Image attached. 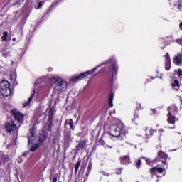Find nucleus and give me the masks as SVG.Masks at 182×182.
Returning <instances> with one entry per match:
<instances>
[{
    "label": "nucleus",
    "instance_id": "1",
    "mask_svg": "<svg viewBox=\"0 0 182 182\" xmlns=\"http://www.w3.org/2000/svg\"><path fill=\"white\" fill-rule=\"evenodd\" d=\"M109 134L112 136V137H117L118 140H124L126 138V129L124 125H123V124L111 125Z\"/></svg>",
    "mask_w": 182,
    "mask_h": 182
},
{
    "label": "nucleus",
    "instance_id": "2",
    "mask_svg": "<svg viewBox=\"0 0 182 182\" xmlns=\"http://www.w3.org/2000/svg\"><path fill=\"white\" fill-rule=\"evenodd\" d=\"M51 81L54 85L55 92H65L68 90V82L59 77H52Z\"/></svg>",
    "mask_w": 182,
    "mask_h": 182
},
{
    "label": "nucleus",
    "instance_id": "3",
    "mask_svg": "<svg viewBox=\"0 0 182 182\" xmlns=\"http://www.w3.org/2000/svg\"><path fill=\"white\" fill-rule=\"evenodd\" d=\"M117 61L114 58H112L107 63H106L105 70L110 75L112 73V77H114V75H117Z\"/></svg>",
    "mask_w": 182,
    "mask_h": 182
},
{
    "label": "nucleus",
    "instance_id": "4",
    "mask_svg": "<svg viewBox=\"0 0 182 182\" xmlns=\"http://www.w3.org/2000/svg\"><path fill=\"white\" fill-rule=\"evenodd\" d=\"M55 113H56V107H50L48 112V122L43 127V130H48V132H50L52 130V124H53V122L55 121V119L53 118Z\"/></svg>",
    "mask_w": 182,
    "mask_h": 182
},
{
    "label": "nucleus",
    "instance_id": "5",
    "mask_svg": "<svg viewBox=\"0 0 182 182\" xmlns=\"http://www.w3.org/2000/svg\"><path fill=\"white\" fill-rule=\"evenodd\" d=\"M99 68H100V65H98L94 68L91 70L82 73L80 75H75L70 79V81L73 82V83H76L77 82L82 80V79H85V77H86L87 76H89V75H92V73H94V72H96V70H97Z\"/></svg>",
    "mask_w": 182,
    "mask_h": 182
},
{
    "label": "nucleus",
    "instance_id": "6",
    "mask_svg": "<svg viewBox=\"0 0 182 182\" xmlns=\"http://www.w3.org/2000/svg\"><path fill=\"white\" fill-rule=\"evenodd\" d=\"M11 84L6 80L0 82V92L3 96H9L11 95Z\"/></svg>",
    "mask_w": 182,
    "mask_h": 182
},
{
    "label": "nucleus",
    "instance_id": "7",
    "mask_svg": "<svg viewBox=\"0 0 182 182\" xmlns=\"http://www.w3.org/2000/svg\"><path fill=\"white\" fill-rule=\"evenodd\" d=\"M4 129L6 133H15V132H18V126L15 124V122L10 121L9 122H6L4 125Z\"/></svg>",
    "mask_w": 182,
    "mask_h": 182
},
{
    "label": "nucleus",
    "instance_id": "8",
    "mask_svg": "<svg viewBox=\"0 0 182 182\" xmlns=\"http://www.w3.org/2000/svg\"><path fill=\"white\" fill-rule=\"evenodd\" d=\"M11 114L14 117L16 122L21 123V122H23V114L21 113L16 109H14L10 111Z\"/></svg>",
    "mask_w": 182,
    "mask_h": 182
},
{
    "label": "nucleus",
    "instance_id": "9",
    "mask_svg": "<svg viewBox=\"0 0 182 182\" xmlns=\"http://www.w3.org/2000/svg\"><path fill=\"white\" fill-rule=\"evenodd\" d=\"M73 140V137L72 136V132L70 131H64V144L65 146H68L70 144L72 141Z\"/></svg>",
    "mask_w": 182,
    "mask_h": 182
},
{
    "label": "nucleus",
    "instance_id": "10",
    "mask_svg": "<svg viewBox=\"0 0 182 182\" xmlns=\"http://www.w3.org/2000/svg\"><path fill=\"white\" fill-rule=\"evenodd\" d=\"M165 69L166 70H169L171 69V59L170 58V54L168 53H166L165 55Z\"/></svg>",
    "mask_w": 182,
    "mask_h": 182
},
{
    "label": "nucleus",
    "instance_id": "11",
    "mask_svg": "<svg viewBox=\"0 0 182 182\" xmlns=\"http://www.w3.org/2000/svg\"><path fill=\"white\" fill-rule=\"evenodd\" d=\"M150 173L152 176L155 174L157 176V173L159 174L163 173V168L156 166L150 169Z\"/></svg>",
    "mask_w": 182,
    "mask_h": 182
},
{
    "label": "nucleus",
    "instance_id": "12",
    "mask_svg": "<svg viewBox=\"0 0 182 182\" xmlns=\"http://www.w3.org/2000/svg\"><path fill=\"white\" fill-rule=\"evenodd\" d=\"M173 63L177 66H180L182 63V55L181 53L177 54L173 58Z\"/></svg>",
    "mask_w": 182,
    "mask_h": 182
},
{
    "label": "nucleus",
    "instance_id": "13",
    "mask_svg": "<svg viewBox=\"0 0 182 182\" xmlns=\"http://www.w3.org/2000/svg\"><path fill=\"white\" fill-rule=\"evenodd\" d=\"M28 144H32L35 141V132L33 129H30V134L28 136Z\"/></svg>",
    "mask_w": 182,
    "mask_h": 182
},
{
    "label": "nucleus",
    "instance_id": "14",
    "mask_svg": "<svg viewBox=\"0 0 182 182\" xmlns=\"http://www.w3.org/2000/svg\"><path fill=\"white\" fill-rule=\"evenodd\" d=\"M167 122L170 124H174L176 123V117L173 115L171 112H168L167 114Z\"/></svg>",
    "mask_w": 182,
    "mask_h": 182
},
{
    "label": "nucleus",
    "instance_id": "15",
    "mask_svg": "<svg viewBox=\"0 0 182 182\" xmlns=\"http://www.w3.org/2000/svg\"><path fill=\"white\" fill-rule=\"evenodd\" d=\"M158 156L160 157V159H164V161H162V163L164 164H167V158L168 157V156L163 152V151H160L158 152Z\"/></svg>",
    "mask_w": 182,
    "mask_h": 182
},
{
    "label": "nucleus",
    "instance_id": "16",
    "mask_svg": "<svg viewBox=\"0 0 182 182\" xmlns=\"http://www.w3.org/2000/svg\"><path fill=\"white\" fill-rule=\"evenodd\" d=\"M68 124H69L70 129H71V130H75V126H73V119H69L68 122V120L65 121L64 124L65 129H66V127L68 126Z\"/></svg>",
    "mask_w": 182,
    "mask_h": 182
},
{
    "label": "nucleus",
    "instance_id": "17",
    "mask_svg": "<svg viewBox=\"0 0 182 182\" xmlns=\"http://www.w3.org/2000/svg\"><path fill=\"white\" fill-rule=\"evenodd\" d=\"M121 164H124L125 166L130 164V157L129 156H124L121 160Z\"/></svg>",
    "mask_w": 182,
    "mask_h": 182
},
{
    "label": "nucleus",
    "instance_id": "18",
    "mask_svg": "<svg viewBox=\"0 0 182 182\" xmlns=\"http://www.w3.org/2000/svg\"><path fill=\"white\" fill-rule=\"evenodd\" d=\"M85 146H86V141H80L77 146V151H80L83 150V149H85Z\"/></svg>",
    "mask_w": 182,
    "mask_h": 182
},
{
    "label": "nucleus",
    "instance_id": "19",
    "mask_svg": "<svg viewBox=\"0 0 182 182\" xmlns=\"http://www.w3.org/2000/svg\"><path fill=\"white\" fill-rule=\"evenodd\" d=\"M39 147H41V144H33V145H31L30 146V151H36V150H38V149H39Z\"/></svg>",
    "mask_w": 182,
    "mask_h": 182
},
{
    "label": "nucleus",
    "instance_id": "20",
    "mask_svg": "<svg viewBox=\"0 0 182 182\" xmlns=\"http://www.w3.org/2000/svg\"><path fill=\"white\" fill-rule=\"evenodd\" d=\"M33 96H35V90H33V94L31 95V96L28 98V102H25L23 104V107H26V106H28L31 102L32 100L33 99Z\"/></svg>",
    "mask_w": 182,
    "mask_h": 182
},
{
    "label": "nucleus",
    "instance_id": "21",
    "mask_svg": "<svg viewBox=\"0 0 182 182\" xmlns=\"http://www.w3.org/2000/svg\"><path fill=\"white\" fill-rule=\"evenodd\" d=\"M168 112L173 113V112H177V105H172L168 107Z\"/></svg>",
    "mask_w": 182,
    "mask_h": 182
},
{
    "label": "nucleus",
    "instance_id": "22",
    "mask_svg": "<svg viewBox=\"0 0 182 182\" xmlns=\"http://www.w3.org/2000/svg\"><path fill=\"white\" fill-rule=\"evenodd\" d=\"M172 87L175 88L176 90H178L180 89V84L177 80L173 81V83L171 84Z\"/></svg>",
    "mask_w": 182,
    "mask_h": 182
},
{
    "label": "nucleus",
    "instance_id": "23",
    "mask_svg": "<svg viewBox=\"0 0 182 182\" xmlns=\"http://www.w3.org/2000/svg\"><path fill=\"white\" fill-rule=\"evenodd\" d=\"M113 97H114V95L113 94H110L108 102L109 105V107H112L113 106Z\"/></svg>",
    "mask_w": 182,
    "mask_h": 182
},
{
    "label": "nucleus",
    "instance_id": "24",
    "mask_svg": "<svg viewBox=\"0 0 182 182\" xmlns=\"http://www.w3.org/2000/svg\"><path fill=\"white\" fill-rule=\"evenodd\" d=\"M82 163L81 161H78L75 166V174L77 173L78 170H79V167H80V164Z\"/></svg>",
    "mask_w": 182,
    "mask_h": 182
},
{
    "label": "nucleus",
    "instance_id": "25",
    "mask_svg": "<svg viewBox=\"0 0 182 182\" xmlns=\"http://www.w3.org/2000/svg\"><path fill=\"white\" fill-rule=\"evenodd\" d=\"M43 5H45V1H39L37 5V7H36V9H41V8L43 6Z\"/></svg>",
    "mask_w": 182,
    "mask_h": 182
},
{
    "label": "nucleus",
    "instance_id": "26",
    "mask_svg": "<svg viewBox=\"0 0 182 182\" xmlns=\"http://www.w3.org/2000/svg\"><path fill=\"white\" fill-rule=\"evenodd\" d=\"M3 41H7L8 39V31L3 32V36H1Z\"/></svg>",
    "mask_w": 182,
    "mask_h": 182
},
{
    "label": "nucleus",
    "instance_id": "27",
    "mask_svg": "<svg viewBox=\"0 0 182 182\" xmlns=\"http://www.w3.org/2000/svg\"><path fill=\"white\" fill-rule=\"evenodd\" d=\"M145 136L146 139H150L153 136V129H150L149 133H146Z\"/></svg>",
    "mask_w": 182,
    "mask_h": 182
},
{
    "label": "nucleus",
    "instance_id": "28",
    "mask_svg": "<svg viewBox=\"0 0 182 182\" xmlns=\"http://www.w3.org/2000/svg\"><path fill=\"white\" fill-rule=\"evenodd\" d=\"M3 58H8V56H11V53L9 52H3L2 53Z\"/></svg>",
    "mask_w": 182,
    "mask_h": 182
},
{
    "label": "nucleus",
    "instance_id": "29",
    "mask_svg": "<svg viewBox=\"0 0 182 182\" xmlns=\"http://www.w3.org/2000/svg\"><path fill=\"white\" fill-rule=\"evenodd\" d=\"M141 165V159H139L137 161H136V168H140V166Z\"/></svg>",
    "mask_w": 182,
    "mask_h": 182
},
{
    "label": "nucleus",
    "instance_id": "30",
    "mask_svg": "<svg viewBox=\"0 0 182 182\" xmlns=\"http://www.w3.org/2000/svg\"><path fill=\"white\" fill-rule=\"evenodd\" d=\"M87 171H88V172L92 171V162H90V163L88 164V167H87Z\"/></svg>",
    "mask_w": 182,
    "mask_h": 182
},
{
    "label": "nucleus",
    "instance_id": "31",
    "mask_svg": "<svg viewBox=\"0 0 182 182\" xmlns=\"http://www.w3.org/2000/svg\"><path fill=\"white\" fill-rule=\"evenodd\" d=\"M177 75L178 76V77H181V76H182V70L181 69H178L177 70Z\"/></svg>",
    "mask_w": 182,
    "mask_h": 182
},
{
    "label": "nucleus",
    "instance_id": "32",
    "mask_svg": "<svg viewBox=\"0 0 182 182\" xmlns=\"http://www.w3.org/2000/svg\"><path fill=\"white\" fill-rule=\"evenodd\" d=\"M176 43H178L182 46V38H178L176 40Z\"/></svg>",
    "mask_w": 182,
    "mask_h": 182
},
{
    "label": "nucleus",
    "instance_id": "33",
    "mask_svg": "<svg viewBox=\"0 0 182 182\" xmlns=\"http://www.w3.org/2000/svg\"><path fill=\"white\" fill-rule=\"evenodd\" d=\"M116 174H122V168L116 169Z\"/></svg>",
    "mask_w": 182,
    "mask_h": 182
},
{
    "label": "nucleus",
    "instance_id": "34",
    "mask_svg": "<svg viewBox=\"0 0 182 182\" xmlns=\"http://www.w3.org/2000/svg\"><path fill=\"white\" fill-rule=\"evenodd\" d=\"M178 9H180V8H182V1H178Z\"/></svg>",
    "mask_w": 182,
    "mask_h": 182
},
{
    "label": "nucleus",
    "instance_id": "35",
    "mask_svg": "<svg viewBox=\"0 0 182 182\" xmlns=\"http://www.w3.org/2000/svg\"><path fill=\"white\" fill-rule=\"evenodd\" d=\"M36 85H38V87L39 86H41V80H37L36 82Z\"/></svg>",
    "mask_w": 182,
    "mask_h": 182
},
{
    "label": "nucleus",
    "instance_id": "36",
    "mask_svg": "<svg viewBox=\"0 0 182 182\" xmlns=\"http://www.w3.org/2000/svg\"><path fill=\"white\" fill-rule=\"evenodd\" d=\"M28 154H29V151H25V152L23 154V156H28Z\"/></svg>",
    "mask_w": 182,
    "mask_h": 182
},
{
    "label": "nucleus",
    "instance_id": "37",
    "mask_svg": "<svg viewBox=\"0 0 182 182\" xmlns=\"http://www.w3.org/2000/svg\"><path fill=\"white\" fill-rule=\"evenodd\" d=\"M53 182H58V178H54L53 179Z\"/></svg>",
    "mask_w": 182,
    "mask_h": 182
},
{
    "label": "nucleus",
    "instance_id": "38",
    "mask_svg": "<svg viewBox=\"0 0 182 182\" xmlns=\"http://www.w3.org/2000/svg\"><path fill=\"white\" fill-rule=\"evenodd\" d=\"M85 168H86V165H84V166H81V170H82V169H84V170H85Z\"/></svg>",
    "mask_w": 182,
    "mask_h": 182
},
{
    "label": "nucleus",
    "instance_id": "39",
    "mask_svg": "<svg viewBox=\"0 0 182 182\" xmlns=\"http://www.w3.org/2000/svg\"><path fill=\"white\" fill-rule=\"evenodd\" d=\"M90 173V172H89V171H87L86 174H85L86 177H88V176H89Z\"/></svg>",
    "mask_w": 182,
    "mask_h": 182
},
{
    "label": "nucleus",
    "instance_id": "40",
    "mask_svg": "<svg viewBox=\"0 0 182 182\" xmlns=\"http://www.w3.org/2000/svg\"><path fill=\"white\" fill-rule=\"evenodd\" d=\"M156 149H161V144H159V145L156 146Z\"/></svg>",
    "mask_w": 182,
    "mask_h": 182
},
{
    "label": "nucleus",
    "instance_id": "41",
    "mask_svg": "<svg viewBox=\"0 0 182 182\" xmlns=\"http://www.w3.org/2000/svg\"><path fill=\"white\" fill-rule=\"evenodd\" d=\"M179 28H180V29H181V31H182V22L179 24Z\"/></svg>",
    "mask_w": 182,
    "mask_h": 182
},
{
    "label": "nucleus",
    "instance_id": "42",
    "mask_svg": "<svg viewBox=\"0 0 182 182\" xmlns=\"http://www.w3.org/2000/svg\"><path fill=\"white\" fill-rule=\"evenodd\" d=\"M24 1H25V0H18L19 4H21V2L23 3Z\"/></svg>",
    "mask_w": 182,
    "mask_h": 182
},
{
    "label": "nucleus",
    "instance_id": "43",
    "mask_svg": "<svg viewBox=\"0 0 182 182\" xmlns=\"http://www.w3.org/2000/svg\"><path fill=\"white\" fill-rule=\"evenodd\" d=\"M52 70H53V68H48V72H52Z\"/></svg>",
    "mask_w": 182,
    "mask_h": 182
},
{
    "label": "nucleus",
    "instance_id": "44",
    "mask_svg": "<svg viewBox=\"0 0 182 182\" xmlns=\"http://www.w3.org/2000/svg\"><path fill=\"white\" fill-rule=\"evenodd\" d=\"M106 147H109V149H112V146H109V145H106Z\"/></svg>",
    "mask_w": 182,
    "mask_h": 182
},
{
    "label": "nucleus",
    "instance_id": "45",
    "mask_svg": "<svg viewBox=\"0 0 182 182\" xmlns=\"http://www.w3.org/2000/svg\"><path fill=\"white\" fill-rule=\"evenodd\" d=\"M12 41H13V42H15V41H16V38H14L12 39Z\"/></svg>",
    "mask_w": 182,
    "mask_h": 182
},
{
    "label": "nucleus",
    "instance_id": "46",
    "mask_svg": "<svg viewBox=\"0 0 182 182\" xmlns=\"http://www.w3.org/2000/svg\"><path fill=\"white\" fill-rule=\"evenodd\" d=\"M52 178H53V176H50V180H52Z\"/></svg>",
    "mask_w": 182,
    "mask_h": 182
},
{
    "label": "nucleus",
    "instance_id": "47",
    "mask_svg": "<svg viewBox=\"0 0 182 182\" xmlns=\"http://www.w3.org/2000/svg\"><path fill=\"white\" fill-rule=\"evenodd\" d=\"M154 113H156V109H154Z\"/></svg>",
    "mask_w": 182,
    "mask_h": 182
},
{
    "label": "nucleus",
    "instance_id": "48",
    "mask_svg": "<svg viewBox=\"0 0 182 182\" xmlns=\"http://www.w3.org/2000/svg\"><path fill=\"white\" fill-rule=\"evenodd\" d=\"M172 151H176V149H173Z\"/></svg>",
    "mask_w": 182,
    "mask_h": 182
},
{
    "label": "nucleus",
    "instance_id": "49",
    "mask_svg": "<svg viewBox=\"0 0 182 182\" xmlns=\"http://www.w3.org/2000/svg\"><path fill=\"white\" fill-rule=\"evenodd\" d=\"M135 149H137V146H135Z\"/></svg>",
    "mask_w": 182,
    "mask_h": 182
},
{
    "label": "nucleus",
    "instance_id": "50",
    "mask_svg": "<svg viewBox=\"0 0 182 182\" xmlns=\"http://www.w3.org/2000/svg\"><path fill=\"white\" fill-rule=\"evenodd\" d=\"M146 163H148L149 160H146Z\"/></svg>",
    "mask_w": 182,
    "mask_h": 182
},
{
    "label": "nucleus",
    "instance_id": "51",
    "mask_svg": "<svg viewBox=\"0 0 182 182\" xmlns=\"http://www.w3.org/2000/svg\"><path fill=\"white\" fill-rule=\"evenodd\" d=\"M159 132H163V130L161 129V130H159Z\"/></svg>",
    "mask_w": 182,
    "mask_h": 182
},
{
    "label": "nucleus",
    "instance_id": "52",
    "mask_svg": "<svg viewBox=\"0 0 182 182\" xmlns=\"http://www.w3.org/2000/svg\"><path fill=\"white\" fill-rule=\"evenodd\" d=\"M171 129H174V127H173Z\"/></svg>",
    "mask_w": 182,
    "mask_h": 182
},
{
    "label": "nucleus",
    "instance_id": "53",
    "mask_svg": "<svg viewBox=\"0 0 182 182\" xmlns=\"http://www.w3.org/2000/svg\"><path fill=\"white\" fill-rule=\"evenodd\" d=\"M55 3H53V5H54Z\"/></svg>",
    "mask_w": 182,
    "mask_h": 182
},
{
    "label": "nucleus",
    "instance_id": "54",
    "mask_svg": "<svg viewBox=\"0 0 182 182\" xmlns=\"http://www.w3.org/2000/svg\"><path fill=\"white\" fill-rule=\"evenodd\" d=\"M38 1H41V0H38Z\"/></svg>",
    "mask_w": 182,
    "mask_h": 182
}]
</instances>
